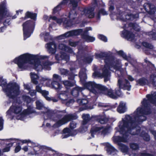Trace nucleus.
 I'll use <instances>...</instances> for the list:
<instances>
[{
    "instance_id": "7",
    "label": "nucleus",
    "mask_w": 156,
    "mask_h": 156,
    "mask_svg": "<svg viewBox=\"0 0 156 156\" xmlns=\"http://www.w3.org/2000/svg\"><path fill=\"white\" fill-rule=\"evenodd\" d=\"M6 1L5 0L0 4V23L2 22L3 25L7 26L9 25L10 20L6 18L8 17L9 13L5 8Z\"/></svg>"
},
{
    "instance_id": "35",
    "label": "nucleus",
    "mask_w": 156,
    "mask_h": 156,
    "mask_svg": "<svg viewBox=\"0 0 156 156\" xmlns=\"http://www.w3.org/2000/svg\"><path fill=\"white\" fill-rule=\"evenodd\" d=\"M40 36L41 37H44L45 41H47L50 38V36L48 33H42L40 34Z\"/></svg>"
},
{
    "instance_id": "39",
    "label": "nucleus",
    "mask_w": 156,
    "mask_h": 156,
    "mask_svg": "<svg viewBox=\"0 0 156 156\" xmlns=\"http://www.w3.org/2000/svg\"><path fill=\"white\" fill-rule=\"evenodd\" d=\"M77 102L80 105H84L88 103V101L86 99H79L77 100Z\"/></svg>"
},
{
    "instance_id": "20",
    "label": "nucleus",
    "mask_w": 156,
    "mask_h": 156,
    "mask_svg": "<svg viewBox=\"0 0 156 156\" xmlns=\"http://www.w3.org/2000/svg\"><path fill=\"white\" fill-rule=\"evenodd\" d=\"M55 58L57 60H65L66 62L68 61L69 58V56L67 55L66 53H60L56 54L55 55Z\"/></svg>"
},
{
    "instance_id": "61",
    "label": "nucleus",
    "mask_w": 156,
    "mask_h": 156,
    "mask_svg": "<svg viewBox=\"0 0 156 156\" xmlns=\"http://www.w3.org/2000/svg\"><path fill=\"white\" fill-rule=\"evenodd\" d=\"M21 149V147L18 145L16 147L15 151L16 153L18 152Z\"/></svg>"
},
{
    "instance_id": "59",
    "label": "nucleus",
    "mask_w": 156,
    "mask_h": 156,
    "mask_svg": "<svg viewBox=\"0 0 156 156\" xmlns=\"http://www.w3.org/2000/svg\"><path fill=\"white\" fill-rule=\"evenodd\" d=\"M112 1L111 0L109 1V4L110 6L109 8V10L110 11H112L114 9V7L112 5Z\"/></svg>"
},
{
    "instance_id": "16",
    "label": "nucleus",
    "mask_w": 156,
    "mask_h": 156,
    "mask_svg": "<svg viewBox=\"0 0 156 156\" xmlns=\"http://www.w3.org/2000/svg\"><path fill=\"white\" fill-rule=\"evenodd\" d=\"M122 36L127 39L129 41H132L135 38L133 34L125 30L122 31Z\"/></svg>"
},
{
    "instance_id": "15",
    "label": "nucleus",
    "mask_w": 156,
    "mask_h": 156,
    "mask_svg": "<svg viewBox=\"0 0 156 156\" xmlns=\"http://www.w3.org/2000/svg\"><path fill=\"white\" fill-rule=\"evenodd\" d=\"M36 108L37 109L45 110L43 112L44 113H46L48 115H49L51 112V111L48 108L44 107L42 101L41 100H38L36 101Z\"/></svg>"
},
{
    "instance_id": "4",
    "label": "nucleus",
    "mask_w": 156,
    "mask_h": 156,
    "mask_svg": "<svg viewBox=\"0 0 156 156\" xmlns=\"http://www.w3.org/2000/svg\"><path fill=\"white\" fill-rule=\"evenodd\" d=\"M85 87L89 91L94 94H102L108 96L110 97L115 99L121 94L119 89H115V92L111 89L108 90L105 86L94 82H89L85 83Z\"/></svg>"
},
{
    "instance_id": "1",
    "label": "nucleus",
    "mask_w": 156,
    "mask_h": 156,
    "mask_svg": "<svg viewBox=\"0 0 156 156\" xmlns=\"http://www.w3.org/2000/svg\"><path fill=\"white\" fill-rule=\"evenodd\" d=\"M143 108H138L133 115L132 116L126 115L125 118L119 122L118 131L123 135V136L122 138L119 136H113L112 140L114 143L119 145V143H121V142L127 141L129 134L134 135L139 134L140 128L136 126V122L145 120L146 117L143 116V115H147L150 113L149 112L143 113Z\"/></svg>"
},
{
    "instance_id": "9",
    "label": "nucleus",
    "mask_w": 156,
    "mask_h": 156,
    "mask_svg": "<svg viewBox=\"0 0 156 156\" xmlns=\"http://www.w3.org/2000/svg\"><path fill=\"white\" fill-rule=\"evenodd\" d=\"M31 81L33 83L35 84H37L38 83V80H39L40 82H44L47 81L46 86L48 87H51L52 82H51V80L46 77H43L39 76L37 74L34 73H30Z\"/></svg>"
},
{
    "instance_id": "55",
    "label": "nucleus",
    "mask_w": 156,
    "mask_h": 156,
    "mask_svg": "<svg viewBox=\"0 0 156 156\" xmlns=\"http://www.w3.org/2000/svg\"><path fill=\"white\" fill-rule=\"evenodd\" d=\"M76 127V123L75 122L72 121L70 123V127L71 129H73Z\"/></svg>"
},
{
    "instance_id": "11",
    "label": "nucleus",
    "mask_w": 156,
    "mask_h": 156,
    "mask_svg": "<svg viewBox=\"0 0 156 156\" xmlns=\"http://www.w3.org/2000/svg\"><path fill=\"white\" fill-rule=\"evenodd\" d=\"M147 97L148 98V100L144 99L142 102V105L144 107H147V103L148 101L156 106V92L152 93L151 95H147Z\"/></svg>"
},
{
    "instance_id": "10",
    "label": "nucleus",
    "mask_w": 156,
    "mask_h": 156,
    "mask_svg": "<svg viewBox=\"0 0 156 156\" xmlns=\"http://www.w3.org/2000/svg\"><path fill=\"white\" fill-rule=\"evenodd\" d=\"M76 116L72 114L65 115L62 119H59L56 122L54 125V127H58L64 125L72 119H75Z\"/></svg>"
},
{
    "instance_id": "42",
    "label": "nucleus",
    "mask_w": 156,
    "mask_h": 156,
    "mask_svg": "<svg viewBox=\"0 0 156 156\" xmlns=\"http://www.w3.org/2000/svg\"><path fill=\"white\" fill-rule=\"evenodd\" d=\"M76 15L75 11L73 10L69 12V17L71 19H74L76 17Z\"/></svg>"
},
{
    "instance_id": "21",
    "label": "nucleus",
    "mask_w": 156,
    "mask_h": 156,
    "mask_svg": "<svg viewBox=\"0 0 156 156\" xmlns=\"http://www.w3.org/2000/svg\"><path fill=\"white\" fill-rule=\"evenodd\" d=\"M93 9H84L82 12V14H85L87 16L90 18H92L94 17V14L93 12Z\"/></svg>"
},
{
    "instance_id": "43",
    "label": "nucleus",
    "mask_w": 156,
    "mask_h": 156,
    "mask_svg": "<svg viewBox=\"0 0 156 156\" xmlns=\"http://www.w3.org/2000/svg\"><path fill=\"white\" fill-rule=\"evenodd\" d=\"M61 80V77L56 74H54L52 77V81H57L60 80Z\"/></svg>"
},
{
    "instance_id": "33",
    "label": "nucleus",
    "mask_w": 156,
    "mask_h": 156,
    "mask_svg": "<svg viewBox=\"0 0 156 156\" xmlns=\"http://www.w3.org/2000/svg\"><path fill=\"white\" fill-rule=\"evenodd\" d=\"M151 84L154 87H156V76L151 75L149 80V84Z\"/></svg>"
},
{
    "instance_id": "45",
    "label": "nucleus",
    "mask_w": 156,
    "mask_h": 156,
    "mask_svg": "<svg viewBox=\"0 0 156 156\" xmlns=\"http://www.w3.org/2000/svg\"><path fill=\"white\" fill-rule=\"evenodd\" d=\"M100 14H102L103 15H106L108 14L107 12L105 11L104 9H101L99 10L97 16V18L98 19H99L100 18Z\"/></svg>"
},
{
    "instance_id": "25",
    "label": "nucleus",
    "mask_w": 156,
    "mask_h": 156,
    "mask_svg": "<svg viewBox=\"0 0 156 156\" xmlns=\"http://www.w3.org/2000/svg\"><path fill=\"white\" fill-rule=\"evenodd\" d=\"M83 90V88L76 87L72 90L71 92L72 94L74 97H76L78 96L79 93Z\"/></svg>"
},
{
    "instance_id": "49",
    "label": "nucleus",
    "mask_w": 156,
    "mask_h": 156,
    "mask_svg": "<svg viewBox=\"0 0 156 156\" xmlns=\"http://www.w3.org/2000/svg\"><path fill=\"white\" fill-rule=\"evenodd\" d=\"M22 98L24 101H26L27 103H29L31 101L30 98L27 96L23 95Z\"/></svg>"
},
{
    "instance_id": "63",
    "label": "nucleus",
    "mask_w": 156,
    "mask_h": 156,
    "mask_svg": "<svg viewBox=\"0 0 156 156\" xmlns=\"http://www.w3.org/2000/svg\"><path fill=\"white\" fill-rule=\"evenodd\" d=\"M151 36L152 37V38L154 40H156V34L153 33V34H151Z\"/></svg>"
},
{
    "instance_id": "27",
    "label": "nucleus",
    "mask_w": 156,
    "mask_h": 156,
    "mask_svg": "<svg viewBox=\"0 0 156 156\" xmlns=\"http://www.w3.org/2000/svg\"><path fill=\"white\" fill-rule=\"evenodd\" d=\"M58 48L59 49L64 50L70 53H72L73 52V50L70 48L66 47L65 44L62 43H61L59 44L58 46Z\"/></svg>"
},
{
    "instance_id": "2",
    "label": "nucleus",
    "mask_w": 156,
    "mask_h": 156,
    "mask_svg": "<svg viewBox=\"0 0 156 156\" xmlns=\"http://www.w3.org/2000/svg\"><path fill=\"white\" fill-rule=\"evenodd\" d=\"M97 58H100L104 60L105 63L104 67L102 69V73L98 76L100 77H104V81L107 82L110 80V73L108 69L110 68L109 65L116 69V73L118 74L119 78L118 79L117 85L119 89H122L129 90L131 86L127 80L125 79L123 77L122 70L121 69L122 65L119 61H115V59L108 56L106 52H102L95 55Z\"/></svg>"
},
{
    "instance_id": "60",
    "label": "nucleus",
    "mask_w": 156,
    "mask_h": 156,
    "mask_svg": "<svg viewBox=\"0 0 156 156\" xmlns=\"http://www.w3.org/2000/svg\"><path fill=\"white\" fill-rule=\"evenodd\" d=\"M92 60V59L91 57H88L86 58L85 61L87 63H90Z\"/></svg>"
},
{
    "instance_id": "29",
    "label": "nucleus",
    "mask_w": 156,
    "mask_h": 156,
    "mask_svg": "<svg viewBox=\"0 0 156 156\" xmlns=\"http://www.w3.org/2000/svg\"><path fill=\"white\" fill-rule=\"evenodd\" d=\"M119 148L122 152L126 153L128 152L129 149L127 146L122 143H119Z\"/></svg>"
},
{
    "instance_id": "34",
    "label": "nucleus",
    "mask_w": 156,
    "mask_h": 156,
    "mask_svg": "<svg viewBox=\"0 0 156 156\" xmlns=\"http://www.w3.org/2000/svg\"><path fill=\"white\" fill-rule=\"evenodd\" d=\"M82 118L83 120V124L84 125L90 119V116L88 114H83Z\"/></svg>"
},
{
    "instance_id": "24",
    "label": "nucleus",
    "mask_w": 156,
    "mask_h": 156,
    "mask_svg": "<svg viewBox=\"0 0 156 156\" xmlns=\"http://www.w3.org/2000/svg\"><path fill=\"white\" fill-rule=\"evenodd\" d=\"M126 110V104L123 102H121L117 108L118 112L120 113L124 112Z\"/></svg>"
},
{
    "instance_id": "48",
    "label": "nucleus",
    "mask_w": 156,
    "mask_h": 156,
    "mask_svg": "<svg viewBox=\"0 0 156 156\" xmlns=\"http://www.w3.org/2000/svg\"><path fill=\"white\" fill-rule=\"evenodd\" d=\"M63 83L66 87L73 86V83L70 82L69 81L65 80L63 81Z\"/></svg>"
},
{
    "instance_id": "32",
    "label": "nucleus",
    "mask_w": 156,
    "mask_h": 156,
    "mask_svg": "<svg viewBox=\"0 0 156 156\" xmlns=\"http://www.w3.org/2000/svg\"><path fill=\"white\" fill-rule=\"evenodd\" d=\"M58 98L62 100L65 101L67 99V93L66 91H63L61 93Z\"/></svg>"
},
{
    "instance_id": "44",
    "label": "nucleus",
    "mask_w": 156,
    "mask_h": 156,
    "mask_svg": "<svg viewBox=\"0 0 156 156\" xmlns=\"http://www.w3.org/2000/svg\"><path fill=\"white\" fill-rule=\"evenodd\" d=\"M14 143V142L12 141L11 143L9 144L3 150V152H6L9 151L10 150V147L12 146L13 144Z\"/></svg>"
},
{
    "instance_id": "50",
    "label": "nucleus",
    "mask_w": 156,
    "mask_h": 156,
    "mask_svg": "<svg viewBox=\"0 0 156 156\" xmlns=\"http://www.w3.org/2000/svg\"><path fill=\"white\" fill-rule=\"evenodd\" d=\"M130 26H132L133 29L136 30L138 31L140 30V27L136 24H133V23H130L129 24Z\"/></svg>"
},
{
    "instance_id": "64",
    "label": "nucleus",
    "mask_w": 156,
    "mask_h": 156,
    "mask_svg": "<svg viewBox=\"0 0 156 156\" xmlns=\"http://www.w3.org/2000/svg\"><path fill=\"white\" fill-rule=\"evenodd\" d=\"M152 133V134L153 135L155 139L156 140V132L154 130H151L150 131Z\"/></svg>"
},
{
    "instance_id": "37",
    "label": "nucleus",
    "mask_w": 156,
    "mask_h": 156,
    "mask_svg": "<svg viewBox=\"0 0 156 156\" xmlns=\"http://www.w3.org/2000/svg\"><path fill=\"white\" fill-rule=\"evenodd\" d=\"M83 37L87 42H92L95 40L94 37L90 36L88 35H84Z\"/></svg>"
},
{
    "instance_id": "8",
    "label": "nucleus",
    "mask_w": 156,
    "mask_h": 156,
    "mask_svg": "<svg viewBox=\"0 0 156 156\" xmlns=\"http://www.w3.org/2000/svg\"><path fill=\"white\" fill-rule=\"evenodd\" d=\"M34 26V21H27L23 25V32L24 39L25 40L29 37L32 32Z\"/></svg>"
},
{
    "instance_id": "58",
    "label": "nucleus",
    "mask_w": 156,
    "mask_h": 156,
    "mask_svg": "<svg viewBox=\"0 0 156 156\" xmlns=\"http://www.w3.org/2000/svg\"><path fill=\"white\" fill-rule=\"evenodd\" d=\"M69 44L70 46L73 47H75L77 45L78 42H76L72 41H70L69 42Z\"/></svg>"
},
{
    "instance_id": "22",
    "label": "nucleus",
    "mask_w": 156,
    "mask_h": 156,
    "mask_svg": "<svg viewBox=\"0 0 156 156\" xmlns=\"http://www.w3.org/2000/svg\"><path fill=\"white\" fill-rule=\"evenodd\" d=\"M72 132V130L69 128H65L63 130V134L62 135V138H66L69 136H73L76 134V133L75 134H73Z\"/></svg>"
},
{
    "instance_id": "3",
    "label": "nucleus",
    "mask_w": 156,
    "mask_h": 156,
    "mask_svg": "<svg viewBox=\"0 0 156 156\" xmlns=\"http://www.w3.org/2000/svg\"><path fill=\"white\" fill-rule=\"evenodd\" d=\"M32 58L31 55L25 54L15 58L14 61L17 64L20 71L26 69L30 64H32L34 68L37 71L42 70L43 69L50 70V66L53 64L48 61L44 62L39 60H32Z\"/></svg>"
},
{
    "instance_id": "19",
    "label": "nucleus",
    "mask_w": 156,
    "mask_h": 156,
    "mask_svg": "<svg viewBox=\"0 0 156 156\" xmlns=\"http://www.w3.org/2000/svg\"><path fill=\"white\" fill-rule=\"evenodd\" d=\"M145 9L150 14H154L156 11V8L154 5L150 3L145 4L144 5Z\"/></svg>"
},
{
    "instance_id": "56",
    "label": "nucleus",
    "mask_w": 156,
    "mask_h": 156,
    "mask_svg": "<svg viewBox=\"0 0 156 156\" xmlns=\"http://www.w3.org/2000/svg\"><path fill=\"white\" fill-rule=\"evenodd\" d=\"M3 120L1 117H0V131L3 129Z\"/></svg>"
},
{
    "instance_id": "28",
    "label": "nucleus",
    "mask_w": 156,
    "mask_h": 156,
    "mask_svg": "<svg viewBox=\"0 0 156 156\" xmlns=\"http://www.w3.org/2000/svg\"><path fill=\"white\" fill-rule=\"evenodd\" d=\"M62 87L60 84L57 81H52L51 88L56 90L60 89Z\"/></svg>"
},
{
    "instance_id": "46",
    "label": "nucleus",
    "mask_w": 156,
    "mask_h": 156,
    "mask_svg": "<svg viewBox=\"0 0 156 156\" xmlns=\"http://www.w3.org/2000/svg\"><path fill=\"white\" fill-rule=\"evenodd\" d=\"M60 72L62 75L66 76L68 75L69 74V73L68 70L64 69H61Z\"/></svg>"
},
{
    "instance_id": "54",
    "label": "nucleus",
    "mask_w": 156,
    "mask_h": 156,
    "mask_svg": "<svg viewBox=\"0 0 156 156\" xmlns=\"http://www.w3.org/2000/svg\"><path fill=\"white\" fill-rule=\"evenodd\" d=\"M29 93L31 96H33L36 95V92L34 90L30 89L29 90Z\"/></svg>"
},
{
    "instance_id": "17",
    "label": "nucleus",
    "mask_w": 156,
    "mask_h": 156,
    "mask_svg": "<svg viewBox=\"0 0 156 156\" xmlns=\"http://www.w3.org/2000/svg\"><path fill=\"white\" fill-rule=\"evenodd\" d=\"M48 51L51 54H54L56 51V45L54 42H50L46 45Z\"/></svg>"
},
{
    "instance_id": "51",
    "label": "nucleus",
    "mask_w": 156,
    "mask_h": 156,
    "mask_svg": "<svg viewBox=\"0 0 156 156\" xmlns=\"http://www.w3.org/2000/svg\"><path fill=\"white\" fill-rule=\"evenodd\" d=\"M98 38L101 40L105 42H106L107 39L106 37L102 35H99L98 36Z\"/></svg>"
},
{
    "instance_id": "23",
    "label": "nucleus",
    "mask_w": 156,
    "mask_h": 156,
    "mask_svg": "<svg viewBox=\"0 0 156 156\" xmlns=\"http://www.w3.org/2000/svg\"><path fill=\"white\" fill-rule=\"evenodd\" d=\"M97 121L101 124L106 123L108 121V119L104 115H98L96 118Z\"/></svg>"
},
{
    "instance_id": "57",
    "label": "nucleus",
    "mask_w": 156,
    "mask_h": 156,
    "mask_svg": "<svg viewBox=\"0 0 156 156\" xmlns=\"http://www.w3.org/2000/svg\"><path fill=\"white\" fill-rule=\"evenodd\" d=\"M24 86L25 89L29 91L32 88V87H31L29 84H24Z\"/></svg>"
},
{
    "instance_id": "5",
    "label": "nucleus",
    "mask_w": 156,
    "mask_h": 156,
    "mask_svg": "<svg viewBox=\"0 0 156 156\" xmlns=\"http://www.w3.org/2000/svg\"><path fill=\"white\" fill-rule=\"evenodd\" d=\"M0 86L6 96L10 98L14 99L20 93L19 86L15 83L7 84L6 80L0 78Z\"/></svg>"
},
{
    "instance_id": "53",
    "label": "nucleus",
    "mask_w": 156,
    "mask_h": 156,
    "mask_svg": "<svg viewBox=\"0 0 156 156\" xmlns=\"http://www.w3.org/2000/svg\"><path fill=\"white\" fill-rule=\"evenodd\" d=\"M35 90L36 92H37L40 93H41L43 90L41 89V87L40 86V85H38L36 86Z\"/></svg>"
},
{
    "instance_id": "38",
    "label": "nucleus",
    "mask_w": 156,
    "mask_h": 156,
    "mask_svg": "<svg viewBox=\"0 0 156 156\" xmlns=\"http://www.w3.org/2000/svg\"><path fill=\"white\" fill-rule=\"evenodd\" d=\"M26 16L27 17L35 19L37 15L36 14L33 13L31 12H28L26 13Z\"/></svg>"
},
{
    "instance_id": "12",
    "label": "nucleus",
    "mask_w": 156,
    "mask_h": 156,
    "mask_svg": "<svg viewBox=\"0 0 156 156\" xmlns=\"http://www.w3.org/2000/svg\"><path fill=\"white\" fill-rule=\"evenodd\" d=\"M91 135L92 137H94L93 134L95 133H100L102 135H105L108 133V129L107 128L103 127H93L91 129Z\"/></svg>"
},
{
    "instance_id": "41",
    "label": "nucleus",
    "mask_w": 156,
    "mask_h": 156,
    "mask_svg": "<svg viewBox=\"0 0 156 156\" xmlns=\"http://www.w3.org/2000/svg\"><path fill=\"white\" fill-rule=\"evenodd\" d=\"M143 46L147 49H151L153 48V46L147 42H143L142 43Z\"/></svg>"
},
{
    "instance_id": "36",
    "label": "nucleus",
    "mask_w": 156,
    "mask_h": 156,
    "mask_svg": "<svg viewBox=\"0 0 156 156\" xmlns=\"http://www.w3.org/2000/svg\"><path fill=\"white\" fill-rule=\"evenodd\" d=\"M42 95L48 101H50L51 98L48 96L49 94V92L48 91L45 90H43L41 93Z\"/></svg>"
},
{
    "instance_id": "47",
    "label": "nucleus",
    "mask_w": 156,
    "mask_h": 156,
    "mask_svg": "<svg viewBox=\"0 0 156 156\" xmlns=\"http://www.w3.org/2000/svg\"><path fill=\"white\" fill-rule=\"evenodd\" d=\"M140 136L143 137L144 139L146 141H148L150 140L149 136L147 133H142Z\"/></svg>"
},
{
    "instance_id": "52",
    "label": "nucleus",
    "mask_w": 156,
    "mask_h": 156,
    "mask_svg": "<svg viewBox=\"0 0 156 156\" xmlns=\"http://www.w3.org/2000/svg\"><path fill=\"white\" fill-rule=\"evenodd\" d=\"M61 9V7L60 5H58L54 9L53 12L54 13H55L57 12L58 11H59Z\"/></svg>"
},
{
    "instance_id": "62",
    "label": "nucleus",
    "mask_w": 156,
    "mask_h": 156,
    "mask_svg": "<svg viewBox=\"0 0 156 156\" xmlns=\"http://www.w3.org/2000/svg\"><path fill=\"white\" fill-rule=\"evenodd\" d=\"M83 75L85 76V74L84 73H83L82 70H81L79 73V76L81 80L82 78Z\"/></svg>"
},
{
    "instance_id": "40",
    "label": "nucleus",
    "mask_w": 156,
    "mask_h": 156,
    "mask_svg": "<svg viewBox=\"0 0 156 156\" xmlns=\"http://www.w3.org/2000/svg\"><path fill=\"white\" fill-rule=\"evenodd\" d=\"M130 148L133 150H136L139 148V145L137 144L132 143L130 144Z\"/></svg>"
},
{
    "instance_id": "13",
    "label": "nucleus",
    "mask_w": 156,
    "mask_h": 156,
    "mask_svg": "<svg viewBox=\"0 0 156 156\" xmlns=\"http://www.w3.org/2000/svg\"><path fill=\"white\" fill-rule=\"evenodd\" d=\"M82 30L81 29H78L69 31L59 36L58 38L61 39L74 35H79L82 32Z\"/></svg>"
},
{
    "instance_id": "14",
    "label": "nucleus",
    "mask_w": 156,
    "mask_h": 156,
    "mask_svg": "<svg viewBox=\"0 0 156 156\" xmlns=\"http://www.w3.org/2000/svg\"><path fill=\"white\" fill-rule=\"evenodd\" d=\"M55 21L57 23L60 24L63 22L64 24H65L67 26H70L71 25V23L70 21H68L66 18L62 19H57L55 16H51L48 20L49 22H52V21Z\"/></svg>"
},
{
    "instance_id": "31",
    "label": "nucleus",
    "mask_w": 156,
    "mask_h": 156,
    "mask_svg": "<svg viewBox=\"0 0 156 156\" xmlns=\"http://www.w3.org/2000/svg\"><path fill=\"white\" fill-rule=\"evenodd\" d=\"M137 82L141 85L147 84H149V81H148L147 79L144 78L140 79L137 81Z\"/></svg>"
},
{
    "instance_id": "30",
    "label": "nucleus",
    "mask_w": 156,
    "mask_h": 156,
    "mask_svg": "<svg viewBox=\"0 0 156 156\" xmlns=\"http://www.w3.org/2000/svg\"><path fill=\"white\" fill-rule=\"evenodd\" d=\"M118 54L121 55L122 57L125 60H128L132 63V60L130 56L127 57L125 54L122 51H120L118 52Z\"/></svg>"
},
{
    "instance_id": "6",
    "label": "nucleus",
    "mask_w": 156,
    "mask_h": 156,
    "mask_svg": "<svg viewBox=\"0 0 156 156\" xmlns=\"http://www.w3.org/2000/svg\"><path fill=\"white\" fill-rule=\"evenodd\" d=\"M22 101L20 98H18L15 100L13 102L12 105L7 112V115L9 116L12 115L13 113L15 114H20L23 115H26L30 113L29 109L25 110L21 112L22 108L21 106Z\"/></svg>"
},
{
    "instance_id": "18",
    "label": "nucleus",
    "mask_w": 156,
    "mask_h": 156,
    "mask_svg": "<svg viewBox=\"0 0 156 156\" xmlns=\"http://www.w3.org/2000/svg\"><path fill=\"white\" fill-rule=\"evenodd\" d=\"M135 17L132 14H129L126 15V13L123 12L119 15V16H118V19H120L123 21H126L127 20H132L133 18Z\"/></svg>"
},
{
    "instance_id": "26",
    "label": "nucleus",
    "mask_w": 156,
    "mask_h": 156,
    "mask_svg": "<svg viewBox=\"0 0 156 156\" xmlns=\"http://www.w3.org/2000/svg\"><path fill=\"white\" fill-rule=\"evenodd\" d=\"M106 151L108 153L112 154L113 152H117L115 149L109 143H107L105 144Z\"/></svg>"
}]
</instances>
